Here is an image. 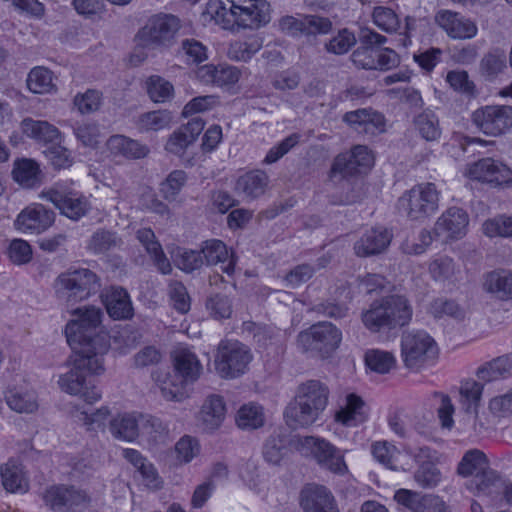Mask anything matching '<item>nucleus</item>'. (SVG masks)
Returning <instances> with one entry per match:
<instances>
[{
	"mask_svg": "<svg viewBox=\"0 0 512 512\" xmlns=\"http://www.w3.org/2000/svg\"><path fill=\"white\" fill-rule=\"evenodd\" d=\"M102 321L100 308L82 306L72 311L64 330L67 342L78 358L73 367L57 376V385L62 392L79 396L88 404H94L102 397L95 383L83 374V369L92 375L105 371L104 356L110 343Z\"/></svg>",
	"mask_w": 512,
	"mask_h": 512,
	"instance_id": "nucleus-1",
	"label": "nucleus"
},
{
	"mask_svg": "<svg viewBox=\"0 0 512 512\" xmlns=\"http://www.w3.org/2000/svg\"><path fill=\"white\" fill-rule=\"evenodd\" d=\"M329 395L328 386L320 380L311 379L300 383L285 408L286 424L294 429L312 426L326 410Z\"/></svg>",
	"mask_w": 512,
	"mask_h": 512,
	"instance_id": "nucleus-2",
	"label": "nucleus"
},
{
	"mask_svg": "<svg viewBox=\"0 0 512 512\" xmlns=\"http://www.w3.org/2000/svg\"><path fill=\"white\" fill-rule=\"evenodd\" d=\"M412 309L402 296H391L373 302L362 312L361 319L364 326L376 333L382 329H392L409 323Z\"/></svg>",
	"mask_w": 512,
	"mask_h": 512,
	"instance_id": "nucleus-3",
	"label": "nucleus"
},
{
	"mask_svg": "<svg viewBox=\"0 0 512 512\" xmlns=\"http://www.w3.org/2000/svg\"><path fill=\"white\" fill-rule=\"evenodd\" d=\"M439 353L437 342L424 330L409 331L401 337V359L410 370L421 371L435 365Z\"/></svg>",
	"mask_w": 512,
	"mask_h": 512,
	"instance_id": "nucleus-4",
	"label": "nucleus"
},
{
	"mask_svg": "<svg viewBox=\"0 0 512 512\" xmlns=\"http://www.w3.org/2000/svg\"><path fill=\"white\" fill-rule=\"evenodd\" d=\"M292 444L302 455L315 460L322 469L340 475L347 472L344 452L327 439L317 436L297 437Z\"/></svg>",
	"mask_w": 512,
	"mask_h": 512,
	"instance_id": "nucleus-5",
	"label": "nucleus"
},
{
	"mask_svg": "<svg viewBox=\"0 0 512 512\" xmlns=\"http://www.w3.org/2000/svg\"><path fill=\"white\" fill-rule=\"evenodd\" d=\"M253 360L249 347L238 340H222L215 351L213 368L222 379H236L248 371Z\"/></svg>",
	"mask_w": 512,
	"mask_h": 512,
	"instance_id": "nucleus-6",
	"label": "nucleus"
},
{
	"mask_svg": "<svg viewBox=\"0 0 512 512\" xmlns=\"http://www.w3.org/2000/svg\"><path fill=\"white\" fill-rule=\"evenodd\" d=\"M441 192L433 183H421L405 192L399 199V212L412 220H423L439 208Z\"/></svg>",
	"mask_w": 512,
	"mask_h": 512,
	"instance_id": "nucleus-7",
	"label": "nucleus"
},
{
	"mask_svg": "<svg viewBox=\"0 0 512 512\" xmlns=\"http://www.w3.org/2000/svg\"><path fill=\"white\" fill-rule=\"evenodd\" d=\"M226 3L231 7L234 33L261 29L272 19L268 0H226Z\"/></svg>",
	"mask_w": 512,
	"mask_h": 512,
	"instance_id": "nucleus-8",
	"label": "nucleus"
},
{
	"mask_svg": "<svg viewBox=\"0 0 512 512\" xmlns=\"http://www.w3.org/2000/svg\"><path fill=\"white\" fill-rule=\"evenodd\" d=\"M342 341V332L329 322H320L298 335V345L305 351L326 358L336 351Z\"/></svg>",
	"mask_w": 512,
	"mask_h": 512,
	"instance_id": "nucleus-9",
	"label": "nucleus"
},
{
	"mask_svg": "<svg viewBox=\"0 0 512 512\" xmlns=\"http://www.w3.org/2000/svg\"><path fill=\"white\" fill-rule=\"evenodd\" d=\"M160 427L157 419L136 412H122L113 416L109 421V432L124 442H133L140 435L151 436L152 431Z\"/></svg>",
	"mask_w": 512,
	"mask_h": 512,
	"instance_id": "nucleus-10",
	"label": "nucleus"
},
{
	"mask_svg": "<svg viewBox=\"0 0 512 512\" xmlns=\"http://www.w3.org/2000/svg\"><path fill=\"white\" fill-rule=\"evenodd\" d=\"M488 460L485 454L472 449L462 457L457 471L462 476H476V492L478 495H492L500 490L502 483L493 473H486Z\"/></svg>",
	"mask_w": 512,
	"mask_h": 512,
	"instance_id": "nucleus-11",
	"label": "nucleus"
},
{
	"mask_svg": "<svg viewBox=\"0 0 512 512\" xmlns=\"http://www.w3.org/2000/svg\"><path fill=\"white\" fill-rule=\"evenodd\" d=\"M180 27V19L174 15H154L138 31L135 40L142 46H169Z\"/></svg>",
	"mask_w": 512,
	"mask_h": 512,
	"instance_id": "nucleus-12",
	"label": "nucleus"
},
{
	"mask_svg": "<svg viewBox=\"0 0 512 512\" xmlns=\"http://www.w3.org/2000/svg\"><path fill=\"white\" fill-rule=\"evenodd\" d=\"M54 287L63 298L83 300L96 291L98 279L88 269L68 270L57 277Z\"/></svg>",
	"mask_w": 512,
	"mask_h": 512,
	"instance_id": "nucleus-13",
	"label": "nucleus"
},
{
	"mask_svg": "<svg viewBox=\"0 0 512 512\" xmlns=\"http://www.w3.org/2000/svg\"><path fill=\"white\" fill-rule=\"evenodd\" d=\"M39 198L51 202L61 214L73 220L81 218L89 208L87 198L65 184H56L43 190Z\"/></svg>",
	"mask_w": 512,
	"mask_h": 512,
	"instance_id": "nucleus-14",
	"label": "nucleus"
},
{
	"mask_svg": "<svg viewBox=\"0 0 512 512\" xmlns=\"http://www.w3.org/2000/svg\"><path fill=\"white\" fill-rule=\"evenodd\" d=\"M370 452L378 464L393 471L406 472L417 463L416 456L410 449L398 447L387 440L372 442Z\"/></svg>",
	"mask_w": 512,
	"mask_h": 512,
	"instance_id": "nucleus-15",
	"label": "nucleus"
},
{
	"mask_svg": "<svg viewBox=\"0 0 512 512\" xmlns=\"http://www.w3.org/2000/svg\"><path fill=\"white\" fill-rule=\"evenodd\" d=\"M472 121L486 135H502L512 128V107L496 105L479 108L473 112Z\"/></svg>",
	"mask_w": 512,
	"mask_h": 512,
	"instance_id": "nucleus-16",
	"label": "nucleus"
},
{
	"mask_svg": "<svg viewBox=\"0 0 512 512\" xmlns=\"http://www.w3.org/2000/svg\"><path fill=\"white\" fill-rule=\"evenodd\" d=\"M370 408L362 395L356 392H346L339 399L333 414V420L338 425L355 428L369 420Z\"/></svg>",
	"mask_w": 512,
	"mask_h": 512,
	"instance_id": "nucleus-17",
	"label": "nucleus"
},
{
	"mask_svg": "<svg viewBox=\"0 0 512 512\" xmlns=\"http://www.w3.org/2000/svg\"><path fill=\"white\" fill-rule=\"evenodd\" d=\"M469 215L459 207L446 209L434 224V236L443 243L461 240L468 232Z\"/></svg>",
	"mask_w": 512,
	"mask_h": 512,
	"instance_id": "nucleus-18",
	"label": "nucleus"
},
{
	"mask_svg": "<svg viewBox=\"0 0 512 512\" xmlns=\"http://www.w3.org/2000/svg\"><path fill=\"white\" fill-rule=\"evenodd\" d=\"M55 221L53 211L40 203H31L16 216L13 226L16 231L26 235H38L48 230Z\"/></svg>",
	"mask_w": 512,
	"mask_h": 512,
	"instance_id": "nucleus-19",
	"label": "nucleus"
},
{
	"mask_svg": "<svg viewBox=\"0 0 512 512\" xmlns=\"http://www.w3.org/2000/svg\"><path fill=\"white\" fill-rule=\"evenodd\" d=\"M352 61L358 68L385 72L396 68L401 59L398 53L390 48L364 46L353 52Z\"/></svg>",
	"mask_w": 512,
	"mask_h": 512,
	"instance_id": "nucleus-20",
	"label": "nucleus"
},
{
	"mask_svg": "<svg viewBox=\"0 0 512 512\" xmlns=\"http://www.w3.org/2000/svg\"><path fill=\"white\" fill-rule=\"evenodd\" d=\"M428 273L433 281L451 291L462 279L459 265L448 255H435L428 263Z\"/></svg>",
	"mask_w": 512,
	"mask_h": 512,
	"instance_id": "nucleus-21",
	"label": "nucleus"
},
{
	"mask_svg": "<svg viewBox=\"0 0 512 512\" xmlns=\"http://www.w3.org/2000/svg\"><path fill=\"white\" fill-rule=\"evenodd\" d=\"M435 22L453 39H471L477 35V25L470 19L450 10H440L435 15Z\"/></svg>",
	"mask_w": 512,
	"mask_h": 512,
	"instance_id": "nucleus-22",
	"label": "nucleus"
},
{
	"mask_svg": "<svg viewBox=\"0 0 512 512\" xmlns=\"http://www.w3.org/2000/svg\"><path fill=\"white\" fill-rule=\"evenodd\" d=\"M226 418V404L222 396L211 394L205 398L197 414L198 427L206 432L218 430Z\"/></svg>",
	"mask_w": 512,
	"mask_h": 512,
	"instance_id": "nucleus-23",
	"label": "nucleus"
},
{
	"mask_svg": "<svg viewBox=\"0 0 512 512\" xmlns=\"http://www.w3.org/2000/svg\"><path fill=\"white\" fill-rule=\"evenodd\" d=\"M103 153L113 160H135L148 155L146 145L124 135H112L105 143Z\"/></svg>",
	"mask_w": 512,
	"mask_h": 512,
	"instance_id": "nucleus-24",
	"label": "nucleus"
},
{
	"mask_svg": "<svg viewBox=\"0 0 512 512\" xmlns=\"http://www.w3.org/2000/svg\"><path fill=\"white\" fill-rule=\"evenodd\" d=\"M174 372L188 384L196 382L203 373V365L196 353L186 346H179L171 354Z\"/></svg>",
	"mask_w": 512,
	"mask_h": 512,
	"instance_id": "nucleus-25",
	"label": "nucleus"
},
{
	"mask_svg": "<svg viewBox=\"0 0 512 512\" xmlns=\"http://www.w3.org/2000/svg\"><path fill=\"white\" fill-rule=\"evenodd\" d=\"M392 233L384 227L366 230L354 243V252L359 257H368L383 253L390 245Z\"/></svg>",
	"mask_w": 512,
	"mask_h": 512,
	"instance_id": "nucleus-26",
	"label": "nucleus"
},
{
	"mask_svg": "<svg viewBox=\"0 0 512 512\" xmlns=\"http://www.w3.org/2000/svg\"><path fill=\"white\" fill-rule=\"evenodd\" d=\"M152 378L164 400L182 402L189 397L188 383L184 382L177 373L158 370L153 373Z\"/></svg>",
	"mask_w": 512,
	"mask_h": 512,
	"instance_id": "nucleus-27",
	"label": "nucleus"
},
{
	"mask_svg": "<svg viewBox=\"0 0 512 512\" xmlns=\"http://www.w3.org/2000/svg\"><path fill=\"white\" fill-rule=\"evenodd\" d=\"M203 26H218L220 29L234 33L231 7L226 0H208L199 15Z\"/></svg>",
	"mask_w": 512,
	"mask_h": 512,
	"instance_id": "nucleus-28",
	"label": "nucleus"
},
{
	"mask_svg": "<svg viewBox=\"0 0 512 512\" xmlns=\"http://www.w3.org/2000/svg\"><path fill=\"white\" fill-rule=\"evenodd\" d=\"M108 315L114 320H127L134 314V308L128 292L119 287H111L101 295Z\"/></svg>",
	"mask_w": 512,
	"mask_h": 512,
	"instance_id": "nucleus-29",
	"label": "nucleus"
},
{
	"mask_svg": "<svg viewBox=\"0 0 512 512\" xmlns=\"http://www.w3.org/2000/svg\"><path fill=\"white\" fill-rule=\"evenodd\" d=\"M300 504L304 512H338L332 494L323 486L305 487L301 493Z\"/></svg>",
	"mask_w": 512,
	"mask_h": 512,
	"instance_id": "nucleus-30",
	"label": "nucleus"
},
{
	"mask_svg": "<svg viewBox=\"0 0 512 512\" xmlns=\"http://www.w3.org/2000/svg\"><path fill=\"white\" fill-rule=\"evenodd\" d=\"M203 129L204 123L201 119H192L169 137L165 145L166 151L175 155H182L196 141Z\"/></svg>",
	"mask_w": 512,
	"mask_h": 512,
	"instance_id": "nucleus-31",
	"label": "nucleus"
},
{
	"mask_svg": "<svg viewBox=\"0 0 512 512\" xmlns=\"http://www.w3.org/2000/svg\"><path fill=\"white\" fill-rule=\"evenodd\" d=\"M394 499L414 512H448L445 503L438 497L427 496L420 499L417 493L408 489L397 490Z\"/></svg>",
	"mask_w": 512,
	"mask_h": 512,
	"instance_id": "nucleus-32",
	"label": "nucleus"
},
{
	"mask_svg": "<svg viewBox=\"0 0 512 512\" xmlns=\"http://www.w3.org/2000/svg\"><path fill=\"white\" fill-rule=\"evenodd\" d=\"M203 261L208 265L222 264V270L231 275L234 272L235 260L233 252L228 249L221 240L211 239L203 243L201 247Z\"/></svg>",
	"mask_w": 512,
	"mask_h": 512,
	"instance_id": "nucleus-33",
	"label": "nucleus"
},
{
	"mask_svg": "<svg viewBox=\"0 0 512 512\" xmlns=\"http://www.w3.org/2000/svg\"><path fill=\"white\" fill-rule=\"evenodd\" d=\"M22 133L43 144H58L62 142L61 132L47 121L25 118L20 124Z\"/></svg>",
	"mask_w": 512,
	"mask_h": 512,
	"instance_id": "nucleus-34",
	"label": "nucleus"
},
{
	"mask_svg": "<svg viewBox=\"0 0 512 512\" xmlns=\"http://www.w3.org/2000/svg\"><path fill=\"white\" fill-rule=\"evenodd\" d=\"M3 487L10 493H25L29 488V480L23 465L10 459L0 466Z\"/></svg>",
	"mask_w": 512,
	"mask_h": 512,
	"instance_id": "nucleus-35",
	"label": "nucleus"
},
{
	"mask_svg": "<svg viewBox=\"0 0 512 512\" xmlns=\"http://www.w3.org/2000/svg\"><path fill=\"white\" fill-rule=\"evenodd\" d=\"M122 455L140 473L145 486L150 489H159L162 487L163 481L156 467L144 458L139 451L132 448H125L122 451Z\"/></svg>",
	"mask_w": 512,
	"mask_h": 512,
	"instance_id": "nucleus-36",
	"label": "nucleus"
},
{
	"mask_svg": "<svg viewBox=\"0 0 512 512\" xmlns=\"http://www.w3.org/2000/svg\"><path fill=\"white\" fill-rule=\"evenodd\" d=\"M11 174L13 180L23 188H34L42 181V171L39 164L29 158L16 159Z\"/></svg>",
	"mask_w": 512,
	"mask_h": 512,
	"instance_id": "nucleus-37",
	"label": "nucleus"
},
{
	"mask_svg": "<svg viewBox=\"0 0 512 512\" xmlns=\"http://www.w3.org/2000/svg\"><path fill=\"white\" fill-rule=\"evenodd\" d=\"M267 176L262 171H249L238 177L235 192L245 200L254 199L265 192Z\"/></svg>",
	"mask_w": 512,
	"mask_h": 512,
	"instance_id": "nucleus-38",
	"label": "nucleus"
},
{
	"mask_svg": "<svg viewBox=\"0 0 512 512\" xmlns=\"http://www.w3.org/2000/svg\"><path fill=\"white\" fill-rule=\"evenodd\" d=\"M364 364L367 373L385 375L396 368L397 358L391 351L371 348L364 353Z\"/></svg>",
	"mask_w": 512,
	"mask_h": 512,
	"instance_id": "nucleus-39",
	"label": "nucleus"
},
{
	"mask_svg": "<svg viewBox=\"0 0 512 512\" xmlns=\"http://www.w3.org/2000/svg\"><path fill=\"white\" fill-rule=\"evenodd\" d=\"M483 289L501 300L512 299V272L497 270L487 273L483 278Z\"/></svg>",
	"mask_w": 512,
	"mask_h": 512,
	"instance_id": "nucleus-40",
	"label": "nucleus"
},
{
	"mask_svg": "<svg viewBox=\"0 0 512 512\" xmlns=\"http://www.w3.org/2000/svg\"><path fill=\"white\" fill-rule=\"evenodd\" d=\"M136 237L144 246L147 253L152 257L159 271L163 274H169L172 270L171 264L165 257L160 243L156 240L154 232L150 228H142L137 231Z\"/></svg>",
	"mask_w": 512,
	"mask_h": 512,
	"instance_id": "nucleus-41",
	"label": "nucleus"
},
{
	"mask_svg": "<svg viewBox=\"0 0 512 512\" xmlns=\"http://www.w3.org/2000/svg\"><path fill=\"white\" fill-rule=\"evenodd\" d=\"M136 237L144 246L147 253L152 257L159 271L163 274H169L172 270L171 264L165 257L160 243L156 240L154 232L150 228H142L137 231Z\"/></svg>",
	"mask_w": 512,
	"mask_h": 512,
	"instance_id": "nucleus-42",
	"label": "nucleus"
},
{
	"mask_svg": "<svg viewBox=\"0 0 512 512\" xmlns=\"http://www.w3.org/2000/svg\"><path fill=\"white\" fill-rule=\"evenodd\" d=\"M27 88L34 94H54L57 92L56 76L46 67L36 66L26 79Z\"/></svg>",
	"mask_w": 512,
	"mask_h": 512,
	"instance_id": "nucleus-43",
	"label": "nucleus"
},
{
	"mask_svg": "<svg viewBox=\"0 0 512 512\" xmlns=\"http://www.w3.org/2000/svg\"><path fill=\"white\" fill-rule=\"evenodd\" d=\"M72 415L87 431L98 432L105 430L111 411L108 406H101L95 410L77 408Z\"/></svg>",
	"mask_w": 512,
	"mask_h": 512,
	"instance_id": "nucleus-44",
	"label": "nucleus"
},
{
	"mask_svg": "<svg viewBox=\"0 0 512 512\" xmlns=\"http://www.w3.org/2000/svg\"><path fill=\"white\" fill-rule=\"evenodd\" d=\"M4 397L8 407L17 413H33L38 409L37 395L33 390L9 389Z\"/></svg>",
	"mask_w": 512,
	"mask_h": 512,
	"instance_id": "nucleus-45",
	"label": "nucleus"
},
{
	"mask_svg": "<svg viewBox=\"0 0 512 512\" xmlns=\"http://www.w3.org/2000/svg\"><path fill=\"white\" fill-rule=\"evenodd\" d=\"M413 128L422 139L428 142L438 141L442 134L439 119L430 110H425L414 118Z\"/></svg>",
	"mask_w": 512,
	"mask_h": 512,
	"instance_id": "nucleus-46",
	"label": "nucleus"
},
{
	"mask_svg": "<svg viewBox=\"0 0 512 512\" xmlns=\"http://www.w3.org/2000/svg\"><path fill=\"white\" fill-rule=\"evenodd\" d=\"M263 46L261 38L251 36L246 40H236L229 45L227 56L237 62H248Z\"/></svg>",
	"mask_w": 512,
	"mask_h": 512,
	"instance_id": "nucleus-47",
	"label": "nucleus"
},
{
	"mask_svg": "<svg viewBox=\"0 0 512 512\" xmlns=\"http://www.w3.org/2000/svg\"><path fill=\"white\" fill-rule=\"evenodd\" d=\"M265 415L262 406L250 402L242 405L236 414V424L243 430H254L264 425Z\"/></svg>",
	"mask_w": 512,
	"mask_h": 512,
	"instance_id": "nucleus-48",
	"label": "nucleus"
},
{
	"mask_svg": "<svg viewBox=\"0 0 512 512\" xmlns=\"http://www.w3.org/2000/svg\"><path fill=\"white\" fill-rule=\"evenodd\" d=\"M483 393V385L473 379L465 380L459 388V402L468 413L477 416L478 407Z\"/></svg>",
	"mask_w": 512,
	"mask_h": 512,
	"instance_id": "nucleus-49",
	"label": "nucleus"
},
{
	"mask_svg": "<svg viewBox=\"0 0 512 512\" xmlns=\"http://www.w3.org/2000/svg\"><path fill=\"white\" fill-rule=\"evenodd\" d=\"M145 87L149 98L154 103H164L172 99L174 95V87L165 78L152 75L145 81Z\"/></svg>",
	"mask_w": 512,
	"mask_h": 512,
	"instance_id": "nucleus-50",
	"label": "nucleus"
},
{
	"mask_svg": "<svg viewBox=\"0 0 512 512\" xmlns=\"http://www.w3.org/2000/svg\"><path fill=\"white\" fill-rule=\"evenodd\" d=\"M429 313L435 318L450 317L454 320L461 321L467 315L466 309L453 300L437 298L429 305Z\"/></svg>",
	"mask_w": 512,
	"mask_h": 512,
	"instance_id": "nucleus-51",
	"label": "nucleus"
},
{
	"mask_svg": "<svg viewBox=\"0 0 512 512\" xmlns=\"http://www.w3.org/2000/svg\"><path fill=\"white\" fill-rule=\"evenodd\" d=\"M174 264L185 272H191L200 268L203 264L201 251L175 247L170 251Z\"/></svg>",
	"mask_w": 512,
	"mask_h": 512,
	"instance_id": "nucleus-52",
	"label": "nucleus"
},
{
	"mask_svg": "<svg viewBox=\"0 0 512 512\" xmlns=\"http://www.w3.org/2000/svg\"><path fill=\"white\" fill-rule=\"evenodd\" d=\"M512 371V357L501 356L489 362L478 370V377L484 381H493L510 374Z\"/></svg>",
	"mask_w": 512,
	"mask_h": 512,
	"instance_id": "nucleus-53",
	"label": "nucleus"
},
{
	"mask_svg": "<svg viewBox=\"0 0 512 512\" xmlns=\"http://www.w3.org/2000/svg\"><path fill=\"white\" fill-rule=\"evenodd\" d=\"M199 441L191 436L181 437L174 446V458L177 464L184 465L190 463L200 453Z\"/></svg>",
	"mask_w": 512,
	"mask_h": 512,
	"instance_id": "nucleus-54",
	"label": "nucleus"
},
{
	"mask_svg": "<svg viewBox=\"0 0 512 512\" xmlns=\"http://www.w3.org/2000/svg\"><path fill=\"white\" fill-rule=\"evenodd\" d=\"M102 93L95 89H88L77 93L73 98V105L80 114H92L102 105Z\"/></svg>",
	"mask_w": 512,
	"mask_h": 512,
	"instance_id": "nucleus-55",
	"label": "nucleus"
},
{
	"mask_svg": "<svg viewBox=\"0 0 512 512\" xmlns=\"http://www.w3.org/2000/svg\"><path fill=\"white\" fill-rule=\"evenodd\" d=\"M187 175L182 170L172 171L160 184V193L169 202L175 201L186 184Z\"/></svg>",
	"mask_w": 512,
	"mask_h": 512,
	"instance_id": "nucleus-56",
	"label": "nucleus"
},
{
	"mask_svg": "<svg viewBox=\"0 0 512 512\" xmlns=\"http://www.w3.org/2000/svg\"><path fill=\"white\" fill-rule=\"evenodd\" d=\"M172 122V115L168 111H152L143 114L138 120V127L141 131H160Z\"/></svg>",
	"mask_w": 512,
	"mask_h": 512,
	"instance_id": "nucleus-57",
	"label": "nucleus"
},
{
	"mask_svg": "<svg viewBox=\"0 0 512 512\" xmlns=\"http://www.w3.org/2000/svg\"><path fill=\"white\" fill-rule=\"evenodd\" d=\"M70 487L63 485H53L48 487L43 499L47 506L56 512L67 511V499H69Z\"/></svg>",
	"mask_w": 512,
	"mask_h": 512,
	"instance_id": "nucleus-58",
	"label": "nucleus"
},
{
	"mask_svg": "<svg viewBox=\"0 0 512 512\" xmlns=\"http://www.w3.org/2000/svg\"><path fill=\"white\" fill-rule=\"evenodd\" d=\"M7 256L15 265H24L31 261L33 251L26 240L15 238L10 241L7 247Z\"/></svg>",
	"mask_w": 512,
	"mask_h": 512,
	"instance_id": "nucleus-59",
	"label": "nucleus"
},
{
	"mask_svg": "<svg viewBox=\"0 0 512 512\" xmlns=\"http://www.w3.org/2000/svg\"><path fill=\"white\" fill-rule=\"evenodd\" d=\"M206 310L215 320L228 319L232 315V303L225 295H213L206 302Z\"/></svg>",
	"mask_w": 512,
	"mask_h": 512,
	"instance_id": "nucleus-60",
	"label": "nucleus"
},
{
	"mask_svg": "<svg viewBox=\"0 0 512 512\" xmlns=\"http://www.w3.org/2000/svg\"><path fill=\"white\" fill-rule=\"evenodd\" d=\"M434 239V236L428 230H422L418 236L406 239L401 249L408 255H421L427 251Z\"/></svg>",
	"mask_w": 512,
	"mask_h": 512,
	"instance_id": "nucleus-61",
	"label": "nucleus"
},
{
	"mask_svg": "<svg viewBox=\"0 0 512 512\" xmlns=\"http://www.w3.org/2000/svg\"><path fill=\"white\" fill-rule=\"evenodd\" d=\"M374 24L385 32L396 31L399 27V18L397 14L388 7H375L372 14Z\"/></svg>",
	"mask_w": 512,
	"mask_h": 512,
	"instance_id": "nucleus-62",
	"label": "nucleus"
},
{
	"mask_svg": "<svg viewBox=\"0 0 512 512\" xmlns=\"http://www.w3.org/2000/svg\"><path fill=\"white\" fill-rule=\"evenodd\" d=\"M483 232L488 237H512V216H501L485 221Z\"/></svg>",
	"mask_w": 512,
	"mask_h": 512,
	"instance_id": "nucleus-63",
	"label": "nucleus"
},
{
	"mask_svg": "<svg viewBox=\"0 0 512 512\" xmlns=\"http://www.w3.org/2000/svg\"><path fill=\"white\" fill-rule=\"evenodd\" d=\"M488 410L496 419L512 417V390L491 398L488 402Z\"/></svg>",
	"mask_w": 512,
	"mask_h": 512,
	"instance_id": "nucleus-64",
	"label": "nucleus"
}]
</instances>
